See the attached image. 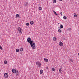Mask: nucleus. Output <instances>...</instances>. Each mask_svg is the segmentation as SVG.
<instances>
[{
	"label": "nucleus",
	"instance_id": "5701e85b",
	"mask_svg": "<svg viewBox=\"0 0 79 79\" xmlns=\"http://www.w3.org/2000/svg\"><path fill=\"white\" fill-rule=\"evenodd\" d=\"M63 18H64V19H67V17H66V16H64L63 17Z\"/></svg>",
	"mask_w": 79,
	"mask_h": 79
},
{
	"label": "nucleus",
	"instance_id": "c756f323",
	"mask_svg": "<svg viewBox=\"0 0 79 79\" xmlns=\"http://www.w3.org/2000/svg\"><path fill=\"white\" fill-rule=\"evenodd\" d=\"M46 69H48V66L46 67Z\"/></svg>",
	"mask_w": 79,
	"mask_h": 79
},
{
	"label": "nucleus",
	"instance_id": "39448f33",
	"mask_svg": "<svg viewBox=\"0 0 79 79\" xmlns=\"http://www.w3.org/2000/svg\"><path fill=\"white\" fill-rule=\"evenodd\" d=\"M12 71L13 73H16V70L15 69H12Z\"/></svg>",
	"mask_w": 79,
	"mask_h": 79
},
{
	"label": "nucleus",
	"instance_id": "f257e3e1",
	"mask_svg": "<svg viewBox=\"0 0 79 79\" xmlns=\"http://www.w3.org/2000/svg\"><path fill=\"white\" fill-rule=\"evenodd\" d=\"M27 42L29 43L31 47L33 49H35V44L33 40H31V38L30 37H28L27 39Z\"/></svg>",
	"mask_w": 79,
	"mask_h": 79
},
{
	"label": "nucleus",
	"instance_id": "f03ea898",
	"mask_svg": "<svg viewBox=\"0 0 79 79\" xmlns=\"http://www.w3.org/2000/svg\"><path fill=\"white\" fill-rule=\"evenodd\" d=\"M36 65H37L39 68H40L41 66V63L39 62H37L36 64Z\"/></svg>",
	"mask_w": 79,
	"mask_h": 79
},
{
	"label": "nucleus",
	"instance_id": "bb28decb",
	"mask_svg": "<svg viewBox=\"0 0 79 79\" xmlns=\"http://www.w3.org/2000/svg\"><path fill=\"white\" fill-rule=\"evenodd\" d=\"M39 10H42V7H39Z\"/></svg>",
	"mask_w": 79,
	"mask_h": 79
},
{
	"label": "nucleus",
	"instance_id": "aec40b11",
	"mask_svg": "<svg viewBox=\"0 0 79 79\" xmlns=\"http://www.w3.org/2000/svg\"><path fill=\"white\" fill-rule=\"evenodd\" d=\"M4 64H7V61L4 60Z\"/></svg>",
	"mask_w": 79,
	"mask_h": 79
},
{
	"label": "nucleus",
	"instance_id": "0eeeda50",
	"mask_svg": "<svg viewBox=\"0 0 79 79\" xmlns=\"http://www.w3.org/2000/svg\"><path fill=\"white\" fill-rule=\"evenodd\" d=\"M60 29H63V26L61 24H60Z\"/></svg>",
	"mask_w": 79,
	"mask_h": 79
},
{
	"label": "nucleus",
	"instance_id": "a211bd4d",
	"mask_svg": "<svg viewBox=\"0 0 79 79\" xmlns=\"http://www.w3.org/2000/svg\"><path fill=\"white\" fill-rule=\"evenodd\" d=\"M56 2V0H53V2L54 3H55Z\"/></svg>",
	"mask_w": 79,
	"mask_h": 79
},
{
	"label": "nucleus",
	"instance_id": "20e7f679",
	"mask_svg": "<svg viewBox=\"0 0 79 79\" xmlns=\"http://www.w3.org/2000/svg\"><path fill=\"white\" fill-rule=\"evenodd\" d=\"M4 77H5L6 78H7L8 76V74L7 73H5L4 74Z\"/></svg>",
	"mask_w": 79,
	"mask_h": 79
},
{
	"label": "nucleus",
	"instance_id": "393cba45",
	"mask_svg": "<svg viewBox=\"0 0 79 79\" xmlns=\"http://www.w3.org/2000/svg\"><path fill=\"white\" fill-rule=\"evenodd\" d=\"M26 25L27 26H29V23H27L26 24Z\"/></svg>",
	"mask_w": 79,
	"mask_h": 79
},
{
	"label": "nucleus",
	"instance_id": "6ab92c4d",
	"mask_svg": "<svg viewBox=\"0 0 79 79\" xmlns=\"http://www.w3.org/2000/svg\"><path fill=\"white\" fill-rule=\"evenodd\" d=\"M69 61H70V63H73V60L72 59H69Z\"/></svg>",
	"mask_w": 79,
	"mask_h": 79
},
{
	"label": "nucleus",
	"instance_id": "6e6552de",
	"mask_svg": "<svg viewBox=\"0 0 79 79\" xmlns=\"http://www.w3.org/2000/svg\"><path fill=\"white\" fill-rule=\"evenodd\" d=\"M16 75H18L19 74V72L18 70H16Z\"/></svg>",
	"mask_w": 79,
	"mask_h": 79
},
{
	"label": "nucleus",
	"instance_id": "4be33fe9",
	"mask_svg": "<svg viewBox=\"0 0 79 79\" xmlns=\"http://www.w3.org/2000/svg\"><path fill=\"white\" fill-rule=\"evenodd\" d=\"M19 49H16V52H19Z\"/></svg>",
	"mask_w": 79,
	"mask_h": 79
},
{
	"label": "nucleus",
	"instance_id": "1a4fd4ad",
	"mask_svg": "<svg viewBox=\"0 0 79 79\" xmlns=\"http://www.w3.org/2000/svg\"><path fill=\"white\" fill-rule=\"evenodd\" d=\"M30 24H31V25H32V24H34V21H31L30 22Z\"/></svg>",
	"mask_w": 79,
	"mask_h": 79
},
{
	"label": "nucleus",
	"instance_id": "f8f14e48",
	"mask_svg": "<svg viewBox=\"0 0 79 79\" xmlns=\"http://www.w3.org/2000/svg\"><path fill=\"white\" fill-rule=\"evenodd\" d=\"M44 60L45 61H46V62H48V59H46L45 58L44 59Z\"/></svg>",
	"mask_w": 79,
	"mask_h": 79
},
{
	"label": "nucleus",
	"instance_id": "c85d7f7f",
	"mask_svg": "<svg viewBox=\"0 0 79 79\" xmlns=\"http://www.w3.org/2000/svg\"><path fill=\"white\" fill-rule=\"evenodd\" d=\"M71 28H68V30H69V31H71Z\"/></svg>",
	"mask_w": 79,
	"mask_h": 79
},
{
	"label": "nucleus",
	"instance_id": "473e14b6",
	"mask_svg": "<svg viewBox=\"0 0 79 79\" xmlns=\"http://www.w3.org/2000/svg\"><path fill=\"white\" fill-rule=\"evenodd\" d=\"M58 24H60V23H58Z\"/></svg>",
	"mask_w": 79,
	"mask_h": 79
},
{
	"label": "nucleus",
	"instance_id": "ddd939ff",
	"mask_svg": "<svg viewBox=\"0 0 79 79\" xmlns=\"http://www.w3.org/2000/svg\"><path fill=\"white\" fill-rule=\"evenodd\" d=\"M43 72H44V71H43V70H40V74H42V73H43Z\"/></svg>",
	"mask_w": 79,
	"mask_h": 79
},
{
	"label": "nucleus",
	"instance_id": "9b49d317",
	"mask_svg": "<svg viewBox=\"0 0 79 79\" xmlns=\"http://www.w3.org/2000/svg\"><path fill=\"white\" fill-rule=\"evenodd\" d=\"M20 50L21 52H23V48H21L20 49Z\"/></svg>",
	"mask_w": 79,
	"mask_h": 79
},
{
	"label": "nucleus",
	"instance_id": "4468645a",
	"mask_svg": "<svg viewBox=\"0 0 79 79\" xmlns=\"http://www.w3.org/2000/svg\"><path fill=\"white\" fill-rule=\"evenodd\" d=\"M74 17H75V18H76V17H77V15L75 13L74 14Z\"/></svg>",
	"mask_w": 79,
	"mask_h": 79
},
{
	"label": "nucleus",
	"instance_id": "2eb2a0df",
	"mask_svg": "<svg viewBox=\"0 0 79 79\" xmlns=\"http://www.w3.org/2000/svg\"><path fill=\"white\" fill-rule=\"evenodd\" d=\"M58 31L59 32L61 33V32L62 31L61 30V29H58Z\"/></svg>",
	"mask_w": 79,
	"mask_h": 79
},
{
	"label": "nucleus",
	"instance_id": "cd10ccee",
	"mask_svg": "<svg viewBox=\"0 0 79 79\" xmlns=\"http://www.w3.org/2000/svg\"><path fill=\"white\" fill-rule=\"evenodd\" d=\"M0 49H1V50H3V48H2V46L0 45Z\"/></svg>",
	"mask_w": 79,
	"mask_h": 79
},
{
	"label": "nucleus",
	"instance_id": "dca6fc26",
	"mask_svg": "<svg viewBox=\"0 0 79 79\" xmlns=\"http://www.w3.org/2000/svg\"><path fill=\"white\" fill-rule=\"evenodd\" d=\"M53 40L54 41H56V37H54L53 38Z\"/></svg>",
	"mask_w": 79,
	"mask_h": 79
},
{
	"label": "nucleus",
	"instance_id": "a878e982",
	"mask_svg": "<svg viewBox=\"0 0 79 79\" xmlns=\"http://www.w3.org/2000/svg\"><path fill=\"white\" fill-rule=\"evenodd\" d=\"M52 71H55V70L53 68H52Z\"/></svg>",
	"mask_w": 79,
	"mask_h": 79
},
{
	"label": "nucleus",
	"instance_id": "7c9ffc66",
	"mask_svg": "<svg viewBox=\"0 0 79 79\" xmlns=\"http://www.w3.org/2000/svg\"><path fill=\"white\" fill-rule=\"evenodd\" d=\"M60 15H61V16H62V12H60Z\"/></svg>",
	"mask_w": 79,
	"mask_h": 79
},
{
	"label": "nucleus",
	"instance_id": "9d476101",
	"mask_svg": "<svg viewBox=\"0 0 79 79\" xmlns=\"http://www.w3.org/2000/svg\"><path fill=\"white\" fill-rule=\"evenodd\" d=\"M27 5H28V2H27L26 3L24 4V6H27Z\"/></svg>",
	"mask_w": 79,
	"mask_h": 79
},
{
	"label": "nucleus",
	"instance_id": "412c9836",
	"mask_svg": "<svg viewBox=\"0 0 79 79\" xmlns=\"http://www.w3.org/2000/svg\"><path fill=\"white\" fill-rule=\"evenodd\" d=\"M19 14H17L16 15V17L18 18V17H19Z\"/></svg>",
	"mask_w": 79,
	"mask_h": 79
},
{
	"label": "nucleus",
	"instance_id": "72a5a7b5",
	"mask_svg": "<svg viewBox=\"0 0 79 79\" xmlns=\"http://www.w3.org/2000/svg\"><path fill=\"white\" fill-rule=\"evenodd\" d=\"M78 56H79V53L78 54Z\"/></svg>",
	"mask_w": 79,
	"mask_h": 79
},
{
	"label": "nucleus",
	"instance_id": "7ed1b4c3",
	"mask_svg": "<svg viewBox=\"0 0 79 79\" xmlns=\"http://www.w3.org/2000/svg\"><path fill=\"white\" fill-rule=\"evenodd\" d=\"M22 30L21 29V27H18V31H19V32L20 33V34H21L22 33Z\"/></svg>",
	"mask_w": 79,
	"mask_h": 79
},
{
	"label": "nucleus",
	"instance_id": "2f4dec72",
	"mask_svg": "<svg viewBox=\"0 0 79 79\" xmlns=\"http://www.w3.org/2000/svg\"><path fill=\"white\" fill-rule=\"evenodd\" d=\"M59 1H60V2H61V1H63V0H59Z\"/></svg>",
	"mask_w": 79,
	"mask_h": 79
},
{
	"label": "nucleus",
	"instance_id": "f3484780",
	"mask_svg": "<svg viewBox=\"0 0 79 79\" xmlns=\"http://www.w3.org/2000/svg\"><path fill=\"white\" fill-rule=\"evenodd\" d=\"M53 13H54V14H55V15H56V16H58V14H56V12L55 11H53Z\"/></svg>",
	"mask_w": 79,
	"mask_h": 79
},
{
	"label": "nucleus",
	"instance_id": "b1692460",
	"mask_svg": "<svg viewBox=\"0 0 79 79\" xmlns=\"http://www.w3.org/2000/svg\"><path fill=\"white\" fill-rule=\"evenodd\" d=\"M59 71V72H60V73H61V71H62V70H61V68L60 69Z\"/></svg>",
	"mask_w": 79,
	"mask_h": 79
},
{
	"label": "nucleus",
	"instance_id": "423d86ee",
	"mask_svg": "<svg viewBox=\"0 0 79 79\" xmlns=\"http://www.w3.org/2000/svg\"><path fill=\"white\" fill-rule=\"evenodd\" d=\"M59 44L60 46H61V47H62V46L63 45V43H62L61 41L60 42Z\"/></svg>",
	"mask_w": 79,
	"mask_h": 79
}]
</instances>
